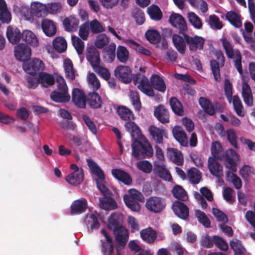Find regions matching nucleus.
Listing matches in <instances>:
<instances>
[{
  "instance_id": "nucleus-32",
  "label": "nucleus",
  "mask_w": 255,
  "mask_h": 255,
  "mask_svg": "<svg viewBox=\"0 0 255 255\" xmlns=\"http://www.w3.org/2000/svg\"><path fill=\"white\" fill-rule=\"evenodd\" d=\"M87 101L89 106L93 109L101 108L102 104L101 97L97 93L95 92L89 94Z\"/></svg>"
},
{
  "instance_id": "nucleus-40",
  "label": "nucleus",
  "mask_w": 255,
  "mask_h": 255,
  "mask_svg": "<svg viewBox=\"0 0 255 255\" xmlns=\"http://www.w3.org/2000/svg\"><path fill=\"white\" fill-rule=\"evenodd\" d=\"M117 113L120 118L124 121H130L134 119L132 112L125 106H120L117 108Z\"/></svg>"
},
{
  "instance_id": "nucleus-42",
  "label": "nucleus",
  "mask_w": 255,
  "mask_h": 255,
  "mask_svg": "<svg viewBox=\"0 0 255 255\" xmlns=\"http://www.w3.org/2000/svg\"><path fill=\"white\" fill-rule=\"evenodd\" d=\"M199 103L205 113L211 116L214 115L215 109L209 100L204 97H200Z\"/></svg>"
},
{
  "instance_id": "nucleus-41",
  "label": "nucleus",
  "mask_w": 255,
  "mask_h": 255,
  "mask_svg": "<svg viewBox=\"0 0 255 255\" xmlns=\"http://www.w3.org/2000/svg\"><path fill=\"white\" fill-rule=\"evenodd\" d=\"M64 68L66 77L73 80L75 78V70L74 69L73 63L70 59L65 60Z\"/></svg>"
},
{
  "instance_id": "nucleus-26",
  "label": "nucleus",
  "mask_w": 255,
  "mask_h": 255,
  "mask_svg": "<svg viewBox=\"0 0 255 255\" xmlns=\"http://www.w3.org/2000/svg\"><path fill=\"white\" fill-rule=\"evenodd\" d=\"M122 215L119 213L112 214L108 219L107 227L109 230H114L122 226Z\"/></svg>"
},
{
  "instance_id": "nucleus-31",
  "label": "nucleus",
  "mask_w": 255,
  "mask_h": 255,
  "mask_svg": "<svg viewBox=\"0 0 255 255\" xmlns=\"http://www.w3.org/2000/svg\"><path fill=\"white\" fill-rule=\"evenodd\" d=\"M167 156L175 164L181 165L184 162V159L181 152L176 148H169Z\"/></svg>"
},
{
  "instance_id": "nucleus-3",
  "label": "nucleus",
  "mask_w": 255,
  "mask_h": 255,
  "mask_svg": "<svg viewBox=\"0 0 255 255\" xmlns=\"http://www.w3.org/2000/svg\"><path fill=\"white\" fill-rule=\"evenodd\" d=\"M131 148L132 155L137 160L151 157L153 154L152 146L147 140L143 143L135 139L132 143Z\"/></svg>"
},
{
  "instance_id": "nucleus-36",
  "label": "nucleus",
  "mask_w": 255,
  "mask_h": 255,
  "mask_svg": "<svg viewBox=\"0 0 255 255\" xmlns=\"http://www.w3.org/2000/svg\"><path fill=\"white\" fill-rule=\"evenodd\" d=\"M22 40L33 47H37L39 44L36 35L30 30H26L23 31Z\"/></svg>"
},
{
  "instance_id": "nucleus-4",
  "label": "nucleus",
  "mask_w": 255,
  "mask_h": 255,
  "mask_svg": "<svg viewBox=\"0 0 255 255\" xmlns=\"http://www.w3.org/2000/svg\"><path fill=\"white\" fill-rule=\"evenodd\" d=\"M57 89L50 94L51 100L57 103H66L70 99L68 87L64 78L61 76L56 77Z\"/></svg>"
},
{
  "instance_id": "nucleus-20",
  "label": "nucleus",
  "mask_w": 255,
  "mask_h": 255,
  "mask_svg": "<svg viewBox=\"0 0 255 255\" xmlns=\"http://www.w3.org/2000/svg\"><path fill=\"white\" fill-rule=\"evenodd\" d=\"M148 131L151 138L157 144H162L163 135L166 133L165 129L152 125L148 127Z\"/></svg>"
},
{
  "instance_id": "nucleus-23",
  "label": "nucleus",
  "mask_w": 255,
  "mask_h": 255,
  "mask_svg": "<svg viewBox=\"0 0 255 255\" xmlns=\"http://www.w3.org/2000/svg\"><path fill=\"white\" fill-rule=\"evenodd\" d=\"M113 176L126 185L131 184L132 180L130 175L126 171L120 169H113L112 170Z\"/></svg>"
},
{
  "instance_id": "nucleus-58",
  "label": "nucleus",
  "mask_w": 255,
  "mask_h": 255,
  "mask_svg": "<svg viewBox=\"0 0 255 255\" xmlns=\"http://www.w3.org/2000/svg\"><path fill=\"white\" fill-rule=\"evenodd\" d=\"M210 66L215 80L220 81L221 78L219 63L216 60L213 59L210 61Z\"/></svg>"
},
{
  "instance_id": "nucleus-29",
  "label": "nucleus",
  "mask_w": 255,
  "mask_h": 255,
  "mask_svg": "<svg viewBox=\"0 0 255 255\" xmlns=\"http://www.w3.org/2000/svg\"><path fill=\"white\" fill-rule=\"evenodd\" d=\"M140 236L143 241L148 244H152L157 238V233L149 227L141 230Z\"/></svg>"
},
{
  "instance_id": "nucleus-52",
  "label": "nucleus",
  "mask_w": 255,
  "mask_h": 255,
  "mask_svg": "<svg viewBox=\"0 0 255 255\" xmlns=\"http://www.w3.org/2000/svg\"><path fill=\"white\" fill-rule=\"evenodd\" d=\"M230 246L237 255H243L246 252L245 248L242 245L241 241L237 239L231 241L230 242Z\"/></svg>"
},
{
  "instance_id": "nucleus-13",
  "label": "nucleus",
  "mask_w": 255,
  "mask_h": 255,
  "mask_svg": "<svg viewBox=\"0 0 255 255\" xmlns=\"http://www.w3.org/2000/svg\"><path fill=\"white\" fill-rule=\"evenodd\" d=\"M14 56L17 60L25 62L31 55V48L26 44H19L14 47Z\"/></svg>"
},
{
  "instance_id": "nucleus-24",
  "label": "nucleus",
  "mask_w": 255,
  "mask_h": 255,
  "mask_svg": "<svg viewBox=\"0 0 255 255\" xmlns=\"http://www.w3.org/2000/svg\"><path fill=\"white\" fill-rule=\"evenodd\" d=\"M39 83L41 86L44 88L52 87L56 82L54 76L48 73L42 72L38 75Z\"/></svg>"
},
{
  "instance_id": "nucleus-30",
  "label": "nucleus",
  "mask_w": 255,
  "mask_h": 255,
  "mask_svg": "<svg viewBox=\"0 0 255 255\" xmlns=\"http://www.w3.org/2000/svg\"><path fill=\"white\" fill-rule=\"evenodd\" d=\"M172 132L174 137L181 145L185 146L187 143V136L183 128L180 126H175Z\"/></svg>"
},
{
  "instance_id": "nucleus-51",
  "label": "nucleus",
  "mask_w": 255,
  "mask_h": 255,
  "mask_svg": "<svg viewBox=\"0 0 255 255\" xmlns=\"http://www.w3.org/2000/svg\"><path fill=\"white\" fill-rule=\"evenodd\" d=\"M145 36L147 40L152 44L158 43L161 39L160 34L156 30H147L145 34Z\"/></svg>"
},
{
  "instance_id": "nucleus-55",
  "label": "nucleus",
  "mask_w": 255,
  "mask_h": 255,
  "mask_svg": "<svg viewBox=\"0 0 255 255\" xmlns=\"http://www.w3.org/2000/svg\"><path fill=\"white\" fill-rule=\"evenodd\" d=\"M233 104L236 114L240 117H244L245 113L243 111V106L240 98L238 96H234L233 97Z\"/></svg>"
},
{
  "instance_id": "nucleus-16",
  "label": "nucleus",
  "mask_w": 255,
  "mask_h": 255,
  "mask_svg": "<svg viewBox=\"0 0 255 255\" xmlns=\"http://www.w3.org/2000/svg\"><path fill=\"white\" fill-rule=\"evenodd\" d=\"M72 100L75 105L79 108H85L87 101L86 96L84 92L78 88L73 90Z\"/></svg>"
},
{
  "instance_id": "nucleus-33",
  "label": "nucleus",
  "mask_w": 255,
  "mask_h": 255,
  "mask_svg": "<svg viewBox=\"0 0 255 255\" xmlns=\"http://www.w3.org/2000/svg\"><path fill=\"white\" fill-rule=\"evenodd\" d=\"M226 18L229 22L236 28H240L242 26L241 16L234 11H228L225 15Z\"/></svg>"
},
{
  "instance_id": "nucleus-63",
  "label": "nucleus",
  "mask_w": 255,
  "mask_h": 255,
  "mask_svg": "<svg viewBox=\"0 0 255 255\" xmlns=\"http://www.w3.org/2000/svg\"><path fill=\"white\" fill-rule=\"evenodd\" d=\"M109 38L105 34H99L96 37L95 45L99 48H102L108 45Z\"/></svg>"
},
{
  "instance_id": "nucleus-57",
  "label": "nucleus",
  "mask_w": 255,
  "mask_h": 255,
  "mask_svg": "<svg viewBox=\"0 0 255 255\" xmlns=\"http://www.w3.org/2000/svg\"><path fill=\"white\" fill-rule=\"evenodd\" d=\"M132 15L137 24L141 25L144 23L145 21L144 13L139 8L136 7L134 8L132 12Z\"/></svg>"
},
{
  "instance_id": "nucleus-38",
  "label": "nucleus",
  "mask_w": 255,
  "mask_h": 255,
  "mask_svg": "<svg viewBox=\"0 0 255 255\" xmlns=\"http://www.w3.org/2000/svg\"><path fill=\"white\" fill-rule=\"evenodd\" d=\"M169 104L172 111L177 116H182L184 114L183 107L179 101L175 97L169 100Z\"/></svg>"
},
{
  "instance_id": "nucleus-19",
  "label": "nucleus",
  "mask_w": 255,
  "mask_h": 255,
  "mask_svg": "<svg viewBox=\"0 0 255 255\" xmlns=\"http://www.w3.org/2000/svg\"><path fill=\"white\" fill-rule=\"evenodd\" d=\"M217 159L209 157L208 159V167L211 174L218 178L223 176L222 166L219 163Z\"/></svg>"
},
{
  "instance_id": "nucleus-28",
  "label": "nucleus",
  "mask_w": 255,
  "mask_h": 255,
  "mask_svg": "<svg viewBox=\"0 0 255 255\" xmlns=\"http://www.w3.org/2000/svg\"><path fill=\"white\" fill-rule=\"evenodd\" d=\"M30 12L37 17H44L48 12L45 5L38 2L31 3Z\"/></svg>"
},
{
  "instance_id": "nucleus-53",
  "label": "nucleus",
  "mask_w": 255,
  "mask_h": 255,
  "mask_svg": "<svg viewBox=\"0 0 255 255\" xmlns=\"http://www.w3.org/2000/svg\"><path fill=\"white\" fill-rule=\"evenodd\" d=\"M87 165L91 170L97 177H103L104 172L98 165L92 159L88 158L86 160Z\"/></svg>"
},
{
  "instance_id": "nucleus-60",
  "label": "nucleus",
  "mask_w": 255,
  "mask_h": 255,
  "mask_svg": "<svg viewBox=\"0 0 255 255\" xmlns=\"http://www.w3.org/2000/svg\"><path fill=\"white\" fill-rule=\"evenodd\" d=\"M72 40L73 45L74 46L78 54H82L84 49V42L81 39L76 36H72Z\"/></svg>"
},
{
  "instance_id": "nucleus-6",
  "label": "nucleus",
  "mask_w": 255,
  "mask_h": 255,
  "mask_svg": "<svg viewBox=\"0 0 255 255\" xmlns=\"http://www.w3.org/2000/svg\"><path fill=\"white\" fill-rule=\"evenodd\" d=\"M239 159L237 153L232 149H228L218 157V160L223 161L225 167L232 172L237 171V162Z\"/></svg>"
},
{
  "instance_id": "nucleus-7",
  "label": "nucleus",
  "mask_w": 255,
  "mask_h": 255,
  "mask_svg": "<svg viewBox=\"0 0 255 255\" xmlns=\"http://www.w3.org/2000/svg\"><path fill=\"white\" fill-rule=\"evenodd\" d=\"M223 46L225 50L226 53L229 58H233L235 66L239 73L243 72L242 65V56L240 51L239 50L233 51V48L229 41L224 39L222 41Z\"/></svg>"
},
{
  "instance_id": "nucleus-8",
  "label": "nucleus",
  "mask_w": 255,
  "mask_h": 255,
  "mask_svg": "<svg viewBox=\"0 0 255 255\" xmlns=\"http://www.w3.org/2000/svg\"><path fill=\"white\" fill-rule=\"evenodd\" d=\"M22 68L23 70L27 74L35 76L39 75L42 73L45 68V64L40 59L34 58L31 60L25 62L23 63Z\"/></svg>"
},
{
  "instance_id": "nucleus-46",
  "label": "nucleus",
  "mask_w": 255,
  "mask_h": 255,
  "mask_svg": "<svg viewBox=\"0 0 255 255\" xmlns=\"http://www.w3.org/2000/svg\"><path fill=\"white\" fill-rule=\"evenodd\" d=\"M172 194L176 198L182 201H185L188 199L186 192L180 185H176L173 187Z\"/></svg>"
},
{
  "instance_id": "nucleus-49",
  "label": "nucleus",
  "mask_w": 255,
  "mask_h": 255,
  "mask_svg": "<svg viewBox=\"0 0 255 255\" xmlns=\"http://www.w3.org/2000/svg\"><path fill=\"white\" fill-rule=\"evenodd\" d=\"M188 21L196 29L202 28L203 23L201 18L194 12H190L187 14Z\"/></svg>"
},
{
  "instance_id": "nucleus-12",
  "label": "nucleus",
  "mask_w": 255,
  "mask_h": 255,
  "mask_svg": "<svg viewBox=\"0 0 255 255\" xmlns=\"http://www.w3.org/2000/svg\"><path fill=\"white\" fill-rule=\"evenodd\" d=\"M185 38L187 45L190 51L196 52L198 50H203L205 39L202 37L198 35L190 36L189 35H186Z\"/></svg>"
},
{
  "instance_id": "nucleus-15",
  "label": "nucleus",
  "mask_w": 255,
  "mask_h": 255,
  "mask_svg": "<svg viewBox=\"0 0 255 255\" xmlns=\"http://www.w3.org/2000/svg\"><path fill=\"white\" fill-rule=\"evenodd\" d=\"M172 209L175 214L181 219L186 220L189 217V208L183 202L175 201L172 204Z\"/></svg>"
},
{
  "instance_id": "nucleus-21",
  "label": "nucleus",
  "mask_w": 255,
  "mask_h": 255,
  "mask_svg": "<svg viewBox=\"0 0 255 255\" xmlns=\"http://www.w3.org/2000/svg\"><path fill=\"white\" fill-rule=\"evenodd\" d=\"M87 208V201L85 198L73 201L71 205L70 213L72 215H79L85 212Z\"/></svg>"
},
{
  "instance_id": "nucleus-14",
  "label": "nucleus",
  "mask_w": 255,
  "mask_h": 255,
  "mask_svg": "<svg viewBox=\"0 0 255 255\" xmlns=\"http://www.w3.org/2000/svg\"><path fill=\"white\" fill-rule=\"evenodd\" d=\"M153 172L156 176L165 180L170 181L172 178L169 171L166 169L163 161L155 160L154 161Z\"/></svg>"
},
{
  "instance_id": "nucleus-50",
  "label": "nucleus",
  "mask_w": 255,
  "mask_h": 255,
  "mask_svg": "<svg viewBox=\"0 0 255 255\" xmlns=\"http://www.w3.org/2000/svg\"><path fill=\"white\" fill-rule=\"evenodd\" d=\"M127 43L130 48L137 51L143 55L150 56L151 54V52L149 50L140 46L138 43L132 39L128 40Z\"/></svg>"
},
{
  "instance_id": "nucleus-59",
  "label": "nucleus",
  "mask_w": 255,
  "mask_h": 255,
  "mask_svg": "<svg viewBox=\"0 0 255 255\" xmlns=\"http://www.w3.org/2000/svg\"><path fill=\"white\" fill-rule=\"evenodd\" d=\"M130 98L135 110L139 111L140 109L141 104L138 93L137 91H131Z\"/></svg>"
},
{
  "instance_id": "nucleus-9",
  "label": "nucleus",
  "mask_w": 255,
  "mask_h": 255,
  "mask_svg": "<svg viewBox=\"0 0 255 255\" xmlns=\"http://www.w3.org/2000/svg\"><path fill=\"white\" fill-rule=\"evenodd\" d=\"M165 199L157 196H151L148 198L145 202V206L149 211L158 213L162 212L166 207Z\"/></svg>"
},
{
  "instance_id": "nucleus-18",
  "label": "nucleus",
  "mask_w": 255,
  "mask_h": 255,
  "mask_svg": "<svg viewBox=\"0 0 255 255\" xmlns=\"http://www.w3.org/2000/svg\"><path fill=\"white\" fill-rule=\"evenodd\" d=\"M179 34H174L172 36V42L174 46L177 50L181 54H184L186 48V40L185 35H188L186 33H179Z\"/></svg>"
},
{
  "instance_id": "nucleus-1",
  "label": "nucleus",
  "mask_w": 255,
  "mask_h": 255,
  "mask_svg": "<svg viewBox=\"0 0 255 255\" xmlns=\"http://www.w3.org/2000/svg\"><path fill=\"white\" fill-rule=\"evenodd\" d=\"M133 83L138 89L149 97L154 96L153 89L162 93L166 90V85L163 79L159 75L154 74L150 78V82L146 77L140 73L135 75Z\"/></svg>"
},
{
  "instance_id": "nucleus-44",
  "label": "nucleus",
  "mask_w": 255,
  "mask_h": 255,
  "mask_svg": "<svg viewBox=\"0 0 255 255\" xmlns=\"http://www.w3.org/2000/svg\"><path fill=\"white\" fill-rule=\"evenodd\" d=\"M187 176L191 183L194 184L199 183L201 179V174L196 168H190L187 171Z\"/></svg>"
},
{
  "instance_id": "nucleus-25",
  "label": "nucleus",
  "mask_w": 255,
  "mask_h": 255,
  "mask_svg": "<svg viewBox=\"0 0 255 255\" xmlns=\"http://www.w3.org/2000/svg\"><path fill=\"white\" fill-rule=\"evenodd\" d=\"M113 196H105L99 199V204L101 208L106 210H112L117 208L118 204Z\"/></svg>"
},
{
  "instance_id": "nucleus-10",
  "label": "nucleus",
  "mask_w": 255,
  "mask_h": 255,
  "mask_svg": "<svg viewBox=\"0 0 255 255\" xmlns=\"http://www.w3.org/2000/svg\"><path fill=\"white\" fill-rule=\"evenodd\" d=\"M132 70L128 66L119 65L114 70V74L116 77L125 84L130 83L133 78L131 75Z\"/></svg>"
},
{
  "instance_id": "nucleus-17",
  "label": "nucleus",
  "mask_w": 255,
  "mask_h": 255,
  "mask_svg": "<svg viewBox=\"0 0 255 255\" xmlns=\"http://www.w3.org/2000/svg\"><path fill=\"white\" fill-rule=\"evenodd\" d=\"M6 35L10 43L16 44L20 41L21 39H22L23 32L21 33L17 27L8 26L6 29Z\"/></svg>"
},
{
  "instance_id": "nucleus-2",
  "label": "nucleus",
  "mask_w": 255,
  "mask_h": 255,
  "mask_svg": "<svg viewBox=\"0 0 255 255\" xmlns=\"http://www.w3.org/2000/svg\"><path fill=\"white\" fill-rule=\"evenodd\" d=\"M86 57L93 70L104 79H108L111 76L109 70L100 65L101 60L98 50L93 46L87 48Z\"/></svg>"
},
{
  "instance_id": "nucleus-43",
  "label": "nucleus",
  "mask_w": 255,
  "mask_h": 255,
  "mask_svg": "<svg viewBox=\"0 0 255 255\" xmlns=\"http://www.w3.org/2000/svg\"><path fill=\"white\" fill-rule=\"evenodd\" d=\"M127 121L124 125L126 130L130 133L132 137L138 136L140 133V130L138 126L131 120Z\"/></svg>"
},
{
  "instance_id": "nucleus-64",
  "label": "nucleus",
  "mask_w": 255,
  "mask_h": 255,
  "mask_svg": "<svg viewBox=\"0 0 255 255\" xmlns=\"http://www.w3.org/2000/svg\"><path fill=\"white\" fill-rule=\"evenodd\" d=\"M88 80L89 83L92 86L94 91H97L100 88L101 86L100 81L94 73H91L88 75Z\"/></svg>"
},
{
  "instance_id": "nucleus-54",
  "label": "nucleus",
  "mask_w": 255,
  "mask_h": 255,
  "mask_svg": "<svg viewBox=\"0 0 255 255\" xmlns=\"http://www.w3.org/2000/svg\"><path fill=\"white\" fill-rule=\"evenodd\" d=\"M101 252L103 255H114V250L116 247L113 243H101Z\"/></svg>"
},
{
  "instance_id": "nucleus-56",
  "label": "nucleus",
  "mask_w": 255,
  "mask_h": 255,
  "mask_svg": "<svg viewBox=\"0 0 255 255\" xmlns=\"http://www.w3.org/2000/svg\"><path fill=\"white\" fill-rule=\"evenodd\" d=\"M195 215L198 218V221L205 227H210L211 224L210 221L204 212L197 210L195 212Z\"/></svg>"
},
{
  "instance_id": "nucleus-11",
  "label": "nucleus",
  "mask_w": 255,
  "mask_h": 255,
  "mask_svg": "<svg viewBox=\"0 0 255 255\" xmlns=\"http://www.w3.org/2000/svg\"><path fill=\"white\" fill-rule=\"evenodd\" d=\"M169 22L177 29L179 33H186L188 30L187 22L183 16L180 14L172 13L169 17Z\"/></svg>"
},
{
  "instance_id": "nucleus-35",
  "label": "nucleus",
  "mask_w": 255,
  "mask_h": 255,
  "mask_svg": "<svg viewBox=\"0 0 255 255\" xmlns=\"http://www.w3.org/2000/svg\"><path fill=\"white\" fill-rule=\"evenodd\" d=\"M147 12L150 18L155 21H159L162 18V12L159 6L155 4H152L147 7Z\"/></svg>"
},
{
  "instance_id": "nucleus-61",
  "label": "nucleus",
  "mask_w": 255,
  "mask_h": 255,
  "mask_svg": "<svg viewBox=\"0 0 255 255\" xmlns=\"http://www.w3.org/2000/svg\"><path fill=\"white\" fill-rule=\"evenodd\" d=\"M214 244L222 251H227L228 249L227 243L221 237L218 236H213Z\"/></svg>"
},
{
  "instance_id": "nucleus-37",
  "label": "nucleus",
  "mask_w": 255,
  "mask_h": 255,
  "mask_svg": "<svg viewBox=\"0 0 255 255\" xmlns=\"http://www.w3.org/2000/svg\"><path fill=\"white\" fill-rule=\"evenodd\" d=\"M242 97L245 104L251 106L253 104V99L252 91L248 83H244L243 85Z\"/></svg>"
},
{
  "instance_id": "nucleus-27",
  "label": "nucleus",
  "mask_w": 255,
  "mask_h": 255,
  "mask_svg": "<svg viewBox=\"0 0 255 255\" xmlns=\"http://www.w3.org/2000/svg\"><path fill=\"white\" fill-rule=\"evenodd\" d=\"M41 28L45 34L49 37L54 36L57 31L54 22L48 19H43L41 21Z\"/></svg>"
},
{
  "instance_id": "nucleus-22",
  "label": "nucleus",
  "mask_w": 255,
  "mask_h": 255,
  "mask_svg": "<svg viewBox=\"0 0 255 255\" xmlns=\"http://www.w3.org/2000/svg\"><path fill=\"white\" fill-rule=\"evenodd\" d=\"M154 115L162 124L168 123L169 122V111L162 105H160L155 108L154 111Z\"/></svg>"
},
{
  "instance_id": "nucleus-62",
  "label": "nucleus",
  "mask_w": 255,
  "mask_h": 255,
  "mask_svg": "<svg viewBox=\"0 0 255 255\" xmlns=\"http://www.w3.org/2000/svg\"><path fill=\"white\" fill-rule=\"evenodd\" d=\"M90 28L93 33H99L105 30V29L97 19H95L90 22Z\"/></svg>"
},
{
  "instance_id": "nucleus-5",
  "label": "nucleus",
  "mask_w": 255,
  "mask_h": 255,
  "mask_svg": "<svg viewBox=\"0 0 255 255\" xmlns=\"http://www.w3.org/2000/svg\"><path fill=\"white\" fill-rule=\"evenodd\" d=\"M113 231L117 243L115 246L116 255H122L121 252L125 249L128 240V231L123 226Z\"/></svg>"
},
{
  "instance_id": "nucleus-45",
  "label": "nucleus",
  "mask_w": 255,
  "mask_h": 255,
  "mask_svg": "<svg viewBox=\"0 0 255 255\" xmlns=\"http://www.w3.org/2000/svg\"><path fill=\"white\" fill-rule=\"evenodd\" d=\"M83 177V173H71L66 177L65 180L69 184L76 186L82 182Z\"/></svg>"
},
{
  "instance_id": "nucleus-39",
  "label": "nucleus",
  "mask_w": 255,
  "mask_h": 255,
  "mask_svg": "<svg viewBox=\"0 0 255 255\" xmlns=\"http://www.w3.org/2000/svg\"><path fill=\"white\" fill-rule=\"evenodd\" d=\"M98 177L96 180L97 187L103 196H113V193L105 185L104 174L103 177L98 176Z\"/></svg>"
},
{
  "instance_id": "nucleus-47",
  "label": "nucleus",
  "mask_w": 255,
  "mask_h": 255,
  "mask_svg": "<svg viewBox=\"0 0 255 255\" xmlns=\"http://www.w3.org/2000/svg\"><path fill=\"white\" fill-rule=\"evenodd\" d=\"M117 57L118 60L122 62L126 63L129 58V52L125 46L119 45L117 49Z\"/></svg>"
},
{
  "instance_id": "nucleus-48",
  "label": "nucleus",
  "mask_w": 255,
  "mask_h": 255,
  "mask_svg": "<svg viewBox=\"0 0 255 255\" xmlns=\"http://www.w3.org/2000/svg\"><path fill=\"white\" fill-rule=\"evenodd\" d=\"M53 46L56 51L59 53L64 52L67 48V42L62 37H57L53 41Z\"/></svg>"
},
{
  "instance_id": "nucleus-34",
  "label": "nucleus",
  "mask_w": 255,
  "mask_h": 255,
  "mask_svg": "<svg viewBox=\"0 0 255 255\" xmlns=\"http://www.w3.org/2000/svg\"><path fill=\"white\" fill-rule=\"evenodd\" d=\"M79 20L74 16H69L65 18L63 23L65 29L67 31H75L77 30Z\"/></svg>"
}]
</instances>
